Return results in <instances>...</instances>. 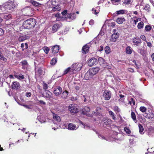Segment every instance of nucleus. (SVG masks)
Returning a JSON list of instances; mask_svg holds the SVG:
<instances>
[{
    "instance_id": "nucleus-1",
    "label": "nucleus",
    "mask_w": 154,
    "mask_h": 154,
    "mask_svg": "<svg viewBox=\"0 0 154 154\" xmlns=\"http://www.w3.org/2000/svg\"><path fill=\"white\" fill-rule=\"evenodd\" d=\"M16 5L14 2L11 1L4 3L1 8V11L5 13L11 11L16 8Z\"/></svg>"
},
{
    "instance_id": "nucleus-2",
    "label": "nucleus",
    "mask_w": 154,
    "mask_h": 154,
    "mask_svg": "<svg viewBox=\"0 0 154 154\" xmlns=\"http://www.w3.org/2000/svg\"><path fill=\"white\" fill-rule=\"evenodd\" d=\"M36 24L35 20L34 19H29L25 21L23 26L25 29H30L34 27Z\"/></svg>"
},
{
    "instance_id": "nucleus-3",
    "label": "nucleus",
    "mask_w": 154,
    "mask_h": 154,
    "mask_svg": "<svg viewBox=\"0 0 154 154\" xmlns=\"http://www.w3.org/2000/svg\"><path fill=\"white\" fill-rule=\"evenodd\" d=\"M100 70L99 68L96 67L90 69L85 75L86 79L92 78L94 75L96 74Z\"/></svg>"
},
{
    "instance_id": "nucleus-4",
    "label": "nucleus",
    "mask_w": 154,
    "mask_h": 154,
    "mask_svg": "<svg viewBox=\"0 0 154 154\" xmlns=\"http://www.w3.org/2000/svg\"><path fill=\"white\" fill-rule=\"evenodd\" d=\"M80 124H81L82 125V127L84 128L85 129H91L94 131L96 132V134H98V137L99 138L102 139H105V138L104 137V136L100 134H99L96 131L95 129L93 128H92L89 125L87 124L86 123H84L82 122H80Z\"/></svg>"
},
{
    "instance_id": "nucleus-5",
    "label": "nucleus",
    "mask_w": 154,
    "mask_h": 154,
    "mask_svg": "<svg viewBox=\"0 0 154 154\" xmlns=\"http://www.w3.org/2000/svg\"><path fill=\"white\" fill-rule=\"evenodd\" d=\"M82 66V65L81 63H75L71 66V67L72 69V71L73 73H75L76 72L80 71Z\"/></svg>"
},
{
    "instance_id": "nucleus-6",
    "label": "nucleus",
    "mask_w": 154,
    "mask_h": 154,
    "mask_svg": "<svg viewBox=\"0 0 154 154\" xmlns=\"http://www.w3.org/2000/svg\"><path fill=\"white\" fill-rule=\"evenodd\" d=\"M68 109L72 113H76L78 111L77 105L75 104H70L69 106Z\"/></svg>"
},
{
    "instance_id": "nucleus-7",
    "label": "nucleus",
    "mask_w": 154,
    "mask_h": 154,
    "mask_svg": "<svg viewBox=\"0 0 154 154\" xmlns=\"http://www.w3.org/2000/svg\"><path fill=\"white\" fill-rule=\"evenodd\" d=\"M103 96L105 100H108L110 98L111 94L110 91H109L105 90L103 92Z\"/></svg>"
},
{
    "instance_id": "nucleus-8",
    "label": "nucleus",
    "mask_w": 154,
    "mask_h": 154,
    "mask_svg": "<svg viewBox=\"0 0 154 154\" xmlns=\"http://www.w3.org/2000/svg\"><path fill=\"white\" fill-rule=\"evenodd\" d=\"M98 63L97 59L95 58H92L88 60V64L90 66L96 65Z\"/></svg>"
},
{
    "instance_id": "nucleus-9",
    "label": "nucleus",
    "mask_w": 154,
    "mask_h": 154,
    "mask_svg": "<svg viewBox=\"0 0 154 154\" xmlns=\"http://www.w3.org/2000/svg\"><path fill=\"white\" fill-rule=\"evenodd\" d=\"M98 61L101 66L104 68H107V64L103 58L99 57Z\"/></svg>"
},
{
    "instance_id": "nucleus-10",
    "label": "nucleus",
    "mask_w": 154,
    "mask_h": 154,
    "mask_svg": "<svg viewBox=\"0 0 154 154\" xmlns=\"http://www.w3.org/2000/svg\"><path fill=\"white\" fill-rule=\"evenodd\" d=\"M132 42L134 45L138 46L140 44L141 42V40L140 38L138 37H136L133 38Z\"/></svg>"
},
{
    "instance_id": "nucleus-11",
    "label": "nucleus",
    "mask_w": 154,
    "mask_h": 154,
    "mask_svg": "<svg viewBox=\"0 0 154 154\" xmlns=\"http://www.w3.org/2000/svg\"><path fill=\"white\" fill-rule=\"evenodd\" d=\"M90 110V109L89 107L85 106L83 109L82 112L84 114L88 116L91 117V115L88 114V112Z\"/></svg>"
},
{
    "instance_id": "nucleus-12",
    "label": "nucleus",
    "mask_w": 154,
    "mask_h": 154,
    "mask_svg": "<svg viewBox=\"0 0 154 154\" xmlns=\"http://www.w3.org/2000/svg\"><path fill=\"white\" fill-rule=\"evenodd\" d=\"M62 90V88L60 86H58L54 89L53 92L56 96H58L61 94Z\"/></svg>"
},
{
    "instance_id": "nucleus-13",
    "label": "nucleus",
    "mask_w": 154,
    "mask_h": 154,
    "mask_svg": "<svg viewBox=\"0 0 154 154\" xmlns=\"http://www.w3.org/2000/svg\"><path fill=\"white\" fill-rule=\"evenodd\" d=\"M12 88L13 89L17 90L20 87V85L18 82H13L11 85Z\"/></svg>"
},
{
    "instance_id": "nucleus-14",
    "label": "nucleus",
    "mask_w": 154,
    "mask_h": 154,
    "mask_svg": "<svg viewBox=\"0 0 154 154\" xmlns=\"http://www.w3.org/2000/svg\"><path fill=\"white\" fill-rule=\"evenodd\" d=\"M78 128V126H76L75 125L72 123H69L68 125V129L70 130H74Z\"/></svg>"
},
{
    "instance_id": "nucleus-15",
    "label": "nucleus",
    "mask_w": 154,
    "mask_h": 154,
    "mask_svg": "<svg viewBox=\"0 0 154 154\" xmlns=\"http://www.w3.org/2000/svg\"><path fill=\"white\" fill-rule=\"evenodd\" d=\"M140 18L136 17H134L131 18V23L134 26H135L136 25L137 23L139 21H140Z\"/></svg>"
},
{
    "instance_id": "nucleus-16",
    "label": "nucleus",
    "mask_w": 154,
    "mask_h": 154,
    "mask_svg": "<svg viewBox=\"0 0 154 154\" xmlns=\"http://www.w3.org/2000/svg\"><path fill=\"white\" fill-rule=\"evenodd\" d=\"M72 69L71 66L68 67L64 71L62 75H65L69 72L70 74H74L73 71H72Z\"/></svg>"
},
{
    "instance_id": "nucleus-17",
    "label": "nucleus",
    "mask_w": 154,
    "mask_h": 154,
    "mask_svg": "<svg viewBox=\"0 0 154 154\" xmlns=\"http://www.w3.org/2000/svg\"><path fill=\"white\" fill-rule=\"evenodd\" d=\"M52 53L53 54H55L57 53L59 50V46L58 45H56L52 47Z\"/></svg>"
},
{
    "instance_id": "nucleus-18",
    "label": "nucleus",
    "mask_w": 154,
    "mask_h": 154,
    "mask_svg": "<svg viewBox=\"0 0 154 154\" xmlns=\"http://www.w3.org/2000/svg\"><path fill=\"white\" fill-rule=\"evenodd\" d=\"M119 37V34L118 33H113L111 36V41L113 42H115Z\"/></svg>"
},
{
    "instance_id": "nucleus-19",
    "label": "nucleus",
    "mask_w": 154,
    "mask_h": 154,
    "mask_svg": "<svg viewBox=\"0 0 154 154\" xmlns=\"http://www.w3.org/2000/svg\"><path fill=\"white\" fill-rule=\"evenodd\" d=\"M116 13L117 15L127 14H128V11L126 10L122 9L117 11Z\"/></svg>"
},
{
    "instance_id": "nucleus-20",
    "label": "nucleus",
    "mask_w": 154,
    "mask_h": 154,
    "mask_svg": "<svg viewBox=\"0 0 154 154\" xmlns=\"http://www.w3.org/2000/svg\"><path fill=\"white\" fill-rule=\"evenodd\" d=\"M89 47L87 45H85L82 48V52L84 54H85L87 53L89 51Z\"/></svg>"
},
{
    "instance_id": "nucleus-21",
    "label": "nucleus",
    "mask_w": 154,
    "mask_h": 154,
    "mask_svg": "<svg viewBox=\"0 0 154 154\" xmlns=\"http://www.w3.org/2000/svg\"><path fill=\"white\" fill-rule=\"evenodd\" d=\"M61 25L60 24L56 23L54 24L52 27V31L53 32H55L57 31L58 28Z\"/></svg>"
},
{
    "instance_id": "nucleus-22",
    "label": "nucleus",
    "mask_w": 154,
    "mask_h": 154,
    "mask_svg": "<svg viewBox=\"0 0 154 154\" xmlns=\"http://www.w3.org/2000/svg\"><path fill=\"white\" fill-rule=\"evenodd\" d=\"M29 38V37L28 36L24 35L19 37L18 40L19 41L21 42L28 39Z\"/></svg>"
},
{
    "instance_id": "nucleus-23",
    "label": "nucleus",
    "mask_w": 154,
    "mask_h": 154,
    "mask_svg": "<svg viewBox=\"0 0 154 154\" xmlns=\"http://www.w3.org/2000/svg\"><path fill=\"white\" fill-rule=\"evenodd\" d=\"M125 19L124 17H119L117 18L116 21V22L119 24H121L123 23L125 21Z\"/></svg>"
},
{
    "instance_id": "nucleus-24",
    "label": "nucleus",
    "mask_w": 154,
    "mask_h": 154,
    "mask_svg": "<svg viewBox=\"0 0 154 154\" xmlns=\"http://www.w3.org/2000/svg\"><path fill=\"white\" fill-rule=\"evenodd\" d=\"M53 119L55 121H56L57 122H60L61 119L59 116L57 114H55L54 113H53Z\"/></svg>"
},
{
    "instance_id": "nucleus-25",
    "label": "nucleus",
    "mask_w": 154,
    "mask_h": 154,
    "mask_svg": "<svg viewBox=\"0 0 154 154\" xmlns=\"http://www.w3.org/2000/svg\"><path fill=\"white\" fill-rule=\"evenodd\" d=\"M103 121L106 125L110 124L112 122V120L110 119L106 118H104Z\"/></svg>"
},
{
    "instance_id": "nucleus-26",
    "label": "nucleus",
    "mask_w": 154,
    "mask_h": 154,
    "mask_svg": "<svg viewBox=\"0 0 154 154\" xmlns=\"http://www.w3.org/2000/svg\"><path fill=\"white\" fill-rule=\"evenodd\" d=\"M28 1L27 2H30L31 3L33 6H38L39 5H40L41 4H40L39 3H38V2L34 1L33 0H27Z\"/></svg>"
},
{
    "instance_id": "nucleus-27",
    "label": "nucleus",
    "mask_w": 154,
    "mask_h": 154,
    "mask_svg": "<svg viewBox=\"0 0 154 154\" xmlns=\"http://www.w3.org/2000/svg\"><path fill=\"white\" fill-rule=\"evenodd\" d=\"M126 52L127 54H131L132 53V48L130 46H128L126 48Z\"/></svg>"
},
{
    "instance_id": "nucleus-28",
    "label": "nucleus",
    "mask_w": 154,
    "mask_h": 154,
    "mask_svg": "<svg viewBox=\"0 0 154 154\" xmlns=\"http://www.w3.org/2000/svg\"><path fill=\"white\" fill-rule=\"evenodd\" d=\"M131 118L134 121L135 123L137 122L136 117L135 113L133 112H132L131 113Z\"/></svg>"
},
{
    "instance_id": "nucleus-29",
    "label": "nucleus",
    "mask_w": 154,
    "mask_h": 154,
    "mask_svg": "<svg viewBox=\"0 0 154 154\" xmlns=\"http://www.w3.org/2000/svg\"><path fill=\"white\" fill-rule=\"evenodd\" d=\"M61 10L60 7L58 5L55 6L53 8L52 11L53 12H55L56 11H59Z\"/></svg>"
},
{
    "instance_id": "nucleus-30",
    "label": "nucleus",
    "mask_w": 154,
    "mask_h": 154,
    "mask_svg": "<svg viewBox=\"0 0 154 154\" xmlns=\"http://www.w3.org/2000/svg\"><path fill=\"white\" fill-rule=\"evenodd\" d=\"M143 9L148 12H149L150 11V7L148 4H146Z\"/></svg>"
},
{
    "instance_id": "nucleus-31",
    "label": "nucleus",
    "mask_w": 154,
    "mask_h": 154,
    "mask_svg": "<svg viewBox=\"0 0 154 154\" xmlns=\"http://www.w3.org/2000/svg\"><path fill=\"white\" fill-rule=\"evenodd\" d=\"M139 128V132L141 134H143L144 132H143L144 129L143 126L140 124L138 125Z\"/></svg>"
},
{
    "instance_id": "nucleus-32",
    "label": "nucleus",
    "mask_w": 154,
    "mask_h": 154,
    "mask_svg": "<svg viewBox=\"0 0 154 154\" xmlns=\"http://www.w3.org/2000/svg\"><path fill=\"white\" fill-rule=\"evenodd\" d=\"M46 93L45 96L47 98H50L52 95V93L49 91L47 90L45 91Z\"/></svg>"
},
{
    "instance_id": "nucleus-33",
    "label": "nucleus",
    "mask_w": 154,
    "mask_h": 154,
    "mask_svg": "<svg viewBox=\"0 0 154 154\" xmlns=\"http://www.w3.org/2000/svg\"><path fill=\"white\" fill-rule=\"evenodd\" d=\"M68 94V92L66 91H64L62 94V97L63 98L66 99L67 98Z\"/></svg>"
},
{
    "instance_id": "nucleus-34",
    "label": "nucleus",
    "mask_w": 154,
    "mask_h": 154,
    "mask_svg": "<svg viewBox=\"0 0 154 154\" xmlns=\"http://www.w3.org/2000/svg\"><path fill=\"white\" fill-rule=\"evenodd\" d=\"M0 59L3 60L5 62H6L7 61V59L4 57L2 53L0 51Z\"/></svg>"
},
{
    "instance_id": "nucleus-35",
    "label": "nucleus",
    "mask_w": 154,
    "mask_h": 154,
    "mask_svg": "<svg viewBox=\"0 0 154 154\" xmlns=\"http://www.w3.org/2000/svg\"><path fill=\"white\" fill-rule=\"evenodd\" d=\"M73 0H64L63 4L65 5H69L71 4V2H72Z\"/></svg>"
},
{
    "instance_id": "nucleus-36",
    "label": "nucleus",
    "mask_w": 154,
    "mask_h": 154,
    "mask_svg": "<svg viewBox=\"0 0 154 154\" xmlns=\"http://www.w3.org/2000/svg\"><path fill=\"white\" fill-rule=\"evenodd\" d=\"M133 2L132 0H124L123 2V4L125 5L131 4Z\"/></svg>"
},
{
    "instance_id": "nucleus-37",
    "label": "nucleus",
    "mask_w": 154,
    "mask_h": 154,
    "mask_svg": "<svg viewBox=\"0 0 154 154\" xmlns=\"http://www.w3.org/2000/svg\"><path fill=\"white\" fill-rule=\"evenodd\" d=\"M129 104L132 106H134L135 103V101L134 100V99L132 98H131L129 102Z\"/></svg>"
},
{
    "instance_id": "nucleus-38",
    "label": "nucleus",
    "mask_w": 154,
    "mask_h": 154,
    "mask_svg": "<svg viewBox=\"0 0 154 154\" xmlns=\"http://www.w3.org/2000/svg\"><path fill=\"white\" fill-rule=\"evenodd\" d=\"M144 23L143 22H140L137 25V27L139 29H141L143 27Z\"/></svg>"
},
{
    "instance_id": "nucleus-39",
    "label": "nucleus",
    "mask_w": 154,
    "mask_h": 154,
    "mask_svg": "<svg viewBox=\"0 0 154 154\" xmlns=\"http://www.w3.org/2000/svg\"><path fill=\"white\" fill-rule=\"evenodd\" d=\"M110 48L109 47L106 46L105 48V51L106 54H109L110 52Z\"/></svg>"
},
{
    "instance_id": "nucleus-40",
    "label": "nucleus",
    "mask_w": 154,
    "mask_h": 154,
    "mask_svg": "<svg viewBox=\"0 0 154 154\" xmlns=\"http://www.w3.org/2000/svg\"><path fill=\"white\" fill-rule=\"evenodd\" d=\"M112 3L115 5H117L120 0H110Z\"/></svg>"
},
{
    "instance_id": "nucleus-41",
    "label": "nucleus",
    "mask_w": 154,
    "mask_h": 154,
    "mask_svg": "<svg viewBox=\"0 0 154 154\" xmlns=\"http://www.w3.org/2000/svg\"><path fill=\"white\" fill-rule=\"evenodd\" d=\"M21 63L23 66L22 68L23 69H25V68L24 66H27L28 65V63L26 60H23V61L21 62Z\"/></svg>"
},
{
    "instance_id": "nucleus-42",
    "label": "nucleus",
    "mask_w": 154,
    "mask_h": 154,
    "mask_svg": "<svg viewBox=\"0 0 154 154\" xmlns=\"http://www.w3.org/2000/svg\"><path fill=\"white\" fill-rule=\"evenodd\" d=\"M15 77L18 79H23L24 78V76L22 75H15Z\"/></svg>"
},
{
    "instance_id": "nucleus-43",
    "label": "nucleus",
    "mask_w": 154,
    "mask_h": 154,
    "mask_svg": "<svg viewBox=\"0 0 154 154\" xmlns=\"http://www.w3.org/2000/svg\"><path fill=\"white\" fill-rule=\"evenodd\" d=\"M140 110L143 112H146L147 109L144 106H141L140 108Z\"/></svg>"
},
{
    "instance_id": "nucleus-44",
    "label": "nucleus",
    "mask_w": 154,
    "mask_h": 154,
    "mask_svg": "<svg viewBox=\"0 0 154 154\" xmlns=\"http://www.w3.org/2000/svg\"><path fill=\"white\" fill-rule=\"evenodd\" d=\"M43 49L45 52L46 54H47L48 53L49 51V48H48V47H45L43 48Z\"/></svg>"
},
{
    "instance_id": "nucleus-45",
    "label": "nucleus",
    "mask_w": 154,
    "mask_h": 154,
    "mask_svg": "<svg viewBox=\"0 0 154 154\" xmlns=\"http://www.w3.org/2000/svg\"><path fill=\"white\" fill-rule=\"evenodd\" d=\"M24 10L25 11H27V13L28 14H29L30 12H31V8H30V7H28L26 8H25L24 9Z\"/></svg>"
},
{
    "instance_id": "nucleus-46",
    "label": "nucleus",
    "mask_w": 154,
    "mask_h": 154,
    "mask_svg": "<svg viewBox=\"0 0 154 154\" xmlns=\"http://www.w3.org/2000/svg\"><path fill=\"white\" fill-rule=\"evenodd\" d=\"M57 62V60L56 58H53L51 61L50 63L51 65H54Z\"/></svg>"
},
{
    "instance_id": "nucleus-47",
    "label": "nucleus",
    "mask_w": 154,
    "mask_h": 154,
    "mask_svg": "<svg viewBox=\"0 0 154 154\" xmlns=\"http://www.w3.org/2000/svg\"><path fill=\"white\" fill-rule=\"evenodd\" d=\"M114 110L116 113L120 112V110L117 106L114 107Z\"/></svg>"
},
{
    "instance_id": "nucleus-48",
    "label": "nucleus",
    "mask_w": 154,
    "mask_h": 154,
    "mask_svg": "<svg viewBox=\"0 0 154 154\" xmlns=\"http://www.w3.org/2000/svg\"><path fill=\"white\" fill-rule=\"evenodd\" d=\"M52 5L53 6H56L58 5V3H57L55 0H52L51 1Z\"/></svg>"
},
{
    "instance_id": "nucleus-49",
    "label": "nucleus",
    "mask_w": 154,
    "mask_h": 154,
    "mask_svg": "<svg viewBox=\"0 0 154 154\" xmlns=\"http://www.w3.org/2000/svg\"><path fill=\"white\" fill-rule=\"evenodd\" d=\"M11 15L10 14H5L4 15V18L7 20H8L11 18Z\"/></svg>"
},
{
    "instance_id": "nucleus-50",
    "label": "nucleus",
    "mask_w": 154,
    "mask_h": 154,
    "mask_svg": "<svg viewBox=\"0 0 154 154\" xmlns=\"http://www.w3.org/2000/svg\"><path fill=\"white\" fill-rule=\"evenodd\" d=\"M124 131L127 134H130L131 133V131L127 127H125L124 128Z\"/></svg>"
},
{
    "instance_id": "nucleus-51",
    "label": "nucleus",
    "mask_w": 154,
    "mask_h": 154,
    "mask_svg": "<svg viewBox=\"0 0 154 154\" xmlns=\"http://www.w3.org/2000/svg\"><path fill=\"white\" fill-rule=\"evenodd\" d=\"M151 29V27L149 25H147L145 27V29L146 31H149Z\"/></svg>"
},
{
    "instance_id": "nucleus-52",
    "label": "nucleus",
    "mask_w": 154,
    "mask_h": 154,
    "mask_svg": "<svg viewBox=\"0 0 154 154\" xmlns=\"http://www.w3.org/2000/svg\"><path fill=\"white\" fill-rule=\"evenodd\" d=\"M48 85L45 83H43V88L44 89L46 90L48 89Z\"/></svg>"
},
{
    "instance_id": "nucleus-53",
    "label": "nucleus",
    "mask_w": 154,
    "mask_h": 154,
    "mask_svg": "<svg viewBox=\"0 0 154 154\" xmlns=\"http://www.w3.org/2000/svg\"><path fill=\"white\" fill-rule=\"evenodd\" d=\"M70 18L72 19H75L76 18V15L75 13H71L70 14Z\"/></svg>"
},
{
    "instance_id": "nucleus-54",
    "label": "nucleus",
    "mask_w": 154,
    "mask_h": 154,
    "mask_svg": "<svg viewBox=\"0 0 154 154\" xmlns=\"http://www.w3.org/2000/svg\"><path fill=\"white\" fill-rule=\"evenodd\" d=\"M140 39H142L145 42L147 41L146 40V38L145 36L143 35H141L140 36Z\"/></svg>"
},
{
    "instance_id": "nucleus-55",
    "label": "nucleus",
    "mask_w": 154,
    "mask_h": 154,
    "mask_svg": "<svg viewBox=\"0 0 154 154\" xmlns=\"http://www.w3.org/2000/svg\"><path fill=\"white\" fill-rule=\"evenodd\" d=\"M92 11H93L92 13L96 15H97L99 13L98 12H97L95 8H93Z\"/></svg>"
},
{
    "instance_id": "nucleus-56",
    "label": "nucleus",
    "mask_w": 154,
    "mask_h": 154,
    "mask_svg": "<svg viewBox=\"0 0 154 154\" xmlns=\"http://www.w3.org/2000/svg\"><path fill=\"white\" fill-rule=\"evenodd\" d=\"M100 109V108L98 107H97V108L96 109V111L97 112L96 113V115L97 116H98V115H99V116H100L101 115L99 113H98V111H99V110Z\"/></svg>"
},
{
    "instance_id": "nucleus-57",
    "label": "nucleus",
    "mask_w": 154,
    "mask_h": 154,
    "mask_svg": "<svg viewBox=\"0 0 154 154\" xmlns=\"http://www.w3.org/2000/svg\"><path fill=\"white\" fill-rule=\"evenodd\" d=\"M26 96L27 97H30L31 96V93L30 92H27L26 93Z\"/></svg>"
},
{
    "instance_id": "nucleus-58",
    "label": "nucleus",
    "mask_w": 154,
    "mask_h": 154,
    "mask_svg": "<svg viewBox=\"0 0 154 154\" xmlns=\"http://www.w3.org/2000/svg\"><path fill=\"white\" fill-rule=\"evenodd\" d=\"M39 102V104L41 105H45L46 104V103L42 100H40Z\"/></svg>"
},
{
    "instance_id": "nucleus-59",
    "label": "nucleus",
    "mask_w": 154,
    "mask_h": 154,
    "mask_svg": "<svg viewBox=\"0 0 154 154\" xmlns=\"http://www.w3.org/2000/svg\"><path fill=\"white\" fill-rule=\"evenodd\" d=\"M146 43L147 44V45L150 48H151L152 47V45L150 42H147V41H146Z\"/></svg>"
},
{
    "instance_id": "nucleus-60",
    "label": "nucleus",
    "mask_w": 154,
    "mask_h": 154,
    "mask_svg": "<svg viewBox=\"0 0 154 154\" xmlns=\"http://www.w3.org/2000/svg\"><path fill=\"white\" fill-rule=\"evenodd\" d=\"M39 120L41 123H45L46 121L45 119H40Z\"/></svg>"
},
{
    "instance_id": "nucleus-61",
    "label": "nucleus",
    "mask_w": 154,
    "mask_h": 154,
    "mask_svg": "<svg viewBox=\"0 0 154 154\" xmlns=\"http://www.w3.org/2000/svg\"><path fill=\"white\" fill-rule=\"evenodd\" d=\"M94 21L93 20H91L89 22V24L91 25H93L94 24Z\"/></svg>"
},
{
    "instance_id": "nucleus-62",
    "label": "nucleus",
    "mask_w": 154,
    "mask_h": 154,
    "mask_svg": "<svg viewBox=\"0 0 154 154\" xmlns=\"http://www.w3.org/2000/svg\"><path fill=\"white\" fill-rule=\"evenodd\" d=\"M86 96L83 95V97H82V99L84 102H86Z\"/></svg>"
},
{
    "instance_id": "nucleus-63",
    "label": "nucleus",
    "mask_w": 154,
    "mask_h": 154,
    "mask_svg": "<svg viewBox=\"0 0 154 154\" xmlns=\"http://www.w3.org/2000/svg\"><path fill=\"white\" fill-rule=\"evenodd\" d=\"M24 45H25L24 43H22L21 44V48H22V51H24L25 49V48H24Z\"/></svg>"
},
{
    "instance_id": "nucleus-64",
    "label": "nucleus",
    "mask_w": 154,
    "mask_h": 154,
    "mask_svg": "<svg viewBox=\"0 0 154 154\" xmlns=\"http://www.w3.org/2000/svg\"><path fill=\"white\" fill-rule=\"evenodd\" d=\"M67 10H64L63 11V12H62L61 13V14L63 15H64L67 13Z\"/></svg>"
}]
</instances>
